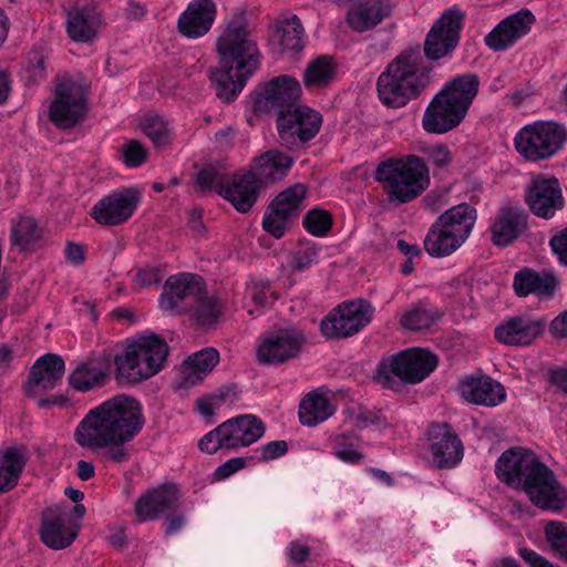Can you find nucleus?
<instances>
[{
    "label": "nucleus",
    "instance_id": "f257e3e1",
    "mask_svg": "<svg viewBox=\"0 0 567 567\" xmlns=\"http://www.w3.org/2000/svg\"><path fill=\"white\" fill-rule=\"evenodd\" d=\"M144 419L140 402L127 395H116L89 411L79 423L74 440L82 447L103 450L115 463L130 460L127 443L142 430Z\"/></svg>",
    "mask_w": 567,
    "mask_h": 567
},
{
    "label": "nucleus",
    "instance_id": "f03ea898",
    "mask_svg": "<svg viewBox=\"0 0 567 567\" xmlns=\"http://www.w3.org/2000/svg\"><path fill=\"white\" fill-rule=\"evenodd\" d=\"M495 473L507 485L522 486L529 501L540 509L558 512L567 505V488L532 451L504 452L496 462Z\"/></svg>",
    "mask_w": 567,
    "mask_h": 567
},
{
    "label": "nucleus",
    "instance_id": "7ed1b4c3",
    "mask_svg": "<svg viewBox=\"0 0 567 567\" xmlns=\"http://www.w3.org/2000/svg\"><path fill=\"white\" fill-rule=\"evenodd\" d=\"M219 68L212 73L216 95L234 101L260 64L257 43L244 19L231 20L217 41Z\"/></svg>",
    "mask_w": 567,
    "mask_h": 567
},
{
    "label": "nucleus",
    "instance_id": "20e7f679",
    "mask_svg": "<svg viewBox=\"0 0 567 567\" xmlns=\"http://www.w3.org/2000/svg\"><path fill=\"white\" fill-rule=\"evenodd\" d=\"M431 83V71L417 50L399 54L378 79L381 102L391 107L404 106L417 97Z\"/></svg>",
    "mask_w": 567,
    "mask_h": 567
},
{
    "label": "nucleus",
    "instance_id": "39448f33",
    "mask_svg": "<svg viewBox=\"0 0 567 567\" xmlns=\"http://www.w3.org/2000/svg\"><path fill=\"white\" fill-rule=\"evenodd\" d=\"M480 82L475 74L455 76L433 97L427 105L422 124L433 134H444L456 127L466 116L477 95Z\"/></svg>",
    "mask_w": 567,
    "mask_h": 567
},
{
    "label": "nucleus",
    "instance_id": "423d86ee",
    "mask_svg": "<svg viewBox=\"0 0 567 567\" xmlns=\"http://www.w3.org/2000/svg\"><path fill=\"white\" fill-rule=\"evenodd\" d=\"M168 346L156 334L127 339L114 357L115 378L120 382L140 383L157 374L165 365Z\"/></svg>",
    "mask_w": 567,
    "mask_h": 567
},
{
    "label": "nucleus",
    "instance_id": "0eeeda50",
    "mask_svg": "<svg viewBox=\"0 0 567 567\" xmlns=\"http://www.w3.org/2000/svg\"><path fill=\"white\" fill-rule=\"evenodd\" d=\"M374 177L384 185L390 202L400 204L414 200L430 185L429 167L416 155L390 158L380 163Z\"/></svg>",
    "mask_w": 567,
    "mask_h": 567
},
{
    "label": "nucleus",
    "instance_id": "6e6552de",
    "mask_svg": "<svg viewBox=\"0 0 567 567\" xmlns=\"http://www.w3.org/2000/svg\"><path fill=\"white\" fill-rule=\"evenodd\" d=\"M436 357L427 350L411 349L380 362L375 380L389 389L419 383L436 368Z\"/></svg>",
    "mask_w": 567,
    "mask_h": 567
},
{
    "label": "nucleus",
    "instance_id": "1a4fd4ad",
    "mask_svg": "<svg viewBox=\"0 0 567 567\" xmlns=\"http://www.w3.org/2000/svg\"><path fill=\"white\" fill-rule=\"evenodd\" d=\"M264 434L265 425L260 419L254 414H243L206 433L198 441V449L207 454H215L219 450L236 451L254 444Z\"/></svg>",
    "mask_w": 567,
    "mask_h": 567
},
{
    "label": "nucleus",
    "instance_id": "9d476101",
    "mask_svg": "<svg viewBox=\"0 0 567 567\" xmlns=\"http://www.w3.org/2000/svg\"><path fill=\"white\" fill-rule=\"evenodd\" d=\"M567 142V130L555 122L537 121L522 127L514 137L517 153L527 161L549 158Z\"/></svg>",
    "mask_w": 567,
    "mask_h": 567
},
{
    "label": "nucleus",
    "instance_id": "9b49d317",
    "mask_svg": "<svg viewBox=\"0 0 567 567\" xmlns=\"http://www.w3.org/2000/svg\"><path fill=\"white\" fill-rule=\"evenodd\" d=\"M87 113L84 86L72 80H63L55 86L49 105V121L59 130L66 131L81 124Z\"/></svg>",
    "mask_w": 567,
    "mask_h": 567
},
{
    "label": "nucleus",
    "instance_id": "f8f14e48",
    "mask_svg": "<svg viewBox=\"0 0 567 567\" xmlns=\"http://www.w3.org/2000/svg\"><path fill=\"white\" fill-rule=\"evenodd\" d=\"M373 317V308L363 300L343 302L321 321V332L328 339L348 338L363 329Z\"/></svg>",
    "mask_w": 567,
    "mask_h": 567
},
{
    "label": "nucleus",
    "instance_id": "ddd939ff",
    "mask_svg": "<svg viewBox=\"0 0 567 567\" xmlns=\"http://www.w3.org/2000/svg\"><path fill=\"white\" fill-rule=\"evenodd\" d=\"M305 343L303 333L288 327L265 334L257 349L259 362L270 365L282 364L297 358Z\"/></svg>",
    "mask_w": 567,
    "mask_h": 567
},
{
    "label": "nucleus",
    "instance_id": "4468645a",
    "mask_svg": "<svg viewBox=\"0 0 567 567\" xmlns=\"http://www.w3.org/2000/svg\"><path fill=\"white\" fill-rule=\"evenodd\" d=\"M321 115L307 107L295 106L278 116V133L281 141L289 147L312 140L320 130Z\"/></svg>",
    "mask_w": 567,
    "mask_h": 567
},
{
    "label": "nucleus",
    "instance_id": "2eb2a0df",
    "mask_svg": "<svg viewBox=\"0 0 567 567\" xmlns=\"http://www.w3.org/2000/svg\"><path fill=\"white\" fill-rule=\"evenodd\" d=\"M140 200V192L135 188L116 189L93 205L91 216L102 226H116L132 217Z\"/></svg>",
    "mask_w": 567,
    "mask_h": 567
},
{
    "label": "nucleus",
    "instance_id": "dca6fc26",
    "mask_svg": "<svg viewBox=\"0 0 567 567\" xmlns=\"http://www.w3.org/2000/svg\"><path fill=\"white\" fill-rule=\"evenodd\" d=\"M463 18L462 11L456 8L444 11L426 37L424 52L427 59L440 60L456 48Z\"/></svg>",
    "mask_w": 567,
    "mask_h": 567
},
{
    "label": "nucleus",
    "instance_id": "f3484780",
    "mask_svg": "<svg viewBox=\"0 0 567 567\" xmlns=\"http://www.w3.org/2000/svg\"><path fill=\"white\" fill-rule=\"evenodd\" d=\"M530 212L537 217L549 219L565 205L559 181L555 177L536 175L525 194Z\"/></svg>",
    "mask_w": 567,
    "mask_h": 567
},
{
    "label": "nucleus",
    "instance_id": "a211bd4d",
    "mask_svg": "<svg viewBox=\"0 0 567 567\" xmlns=\"http://www.w3.org/2000/svg\"><path fill=\"white\" fill-rule=\"evenodd\" d=\"M301 96L300 83L290 75L272 79L254 102L256 112L274 110L278 116L297 106Z\"/></svg>",
    "mask_w": 567,
    "mask_h": 567
},
{
    "label": "nucleus",
    "instance_id": "6ab92c4d",
    "mask_svg": "<svg viewBox=\"0 0 567 567\" xmlns=\"http://www.w3.org/2000/svg\"><path fill=\"white\" fill-rule=\"evenodd\" d=\"M429 449L433 463L440 468H452L463 458V443L452 427L446 424H433L429 429Z\"/></svg>",
    "mask_w": 567,
    "mask_h": 567
},
{
    "label": "nucleus",
    "instance_id": "aec40b11",
    "mask_svg": "<svg viewBox=\"0 0 567 567\" xmlns=\"http://www.w3.org/2000/svg\"><path fill=\"white\" fill-rule=\"evenodd\" d=\"M534 22L535 17L528 10L513 13L486 34L485 44L493 51H504L525 37Z\"/></svg>",
    "mask_w": 567,
    "mask_h": 567
},
{
    "label": "nucleus",
    "instance_id": "412c9836",
    "mask_svg": "<svg viewBox=\"0 0 567 567\" xmlns=\"http://www.w3.org/2000/svg\"><path fill=\"white\" fill-rule=\"evenodd\" d=\"M395 6V0H359L348 9L346 22L351 30L363 33L391 17Z\"/></svg>",
    "mask_w": 567,
    "mask_h": 567
},
{
    "label": "nucleus",
    "instance_id": "4be33fe9",
    "mask_svg": "<svg viewBox=\"0 0 567 567\" xmlns=\"http://www.w3.org/2000/svg\"><path fill=\"white\" fill-rule=\"evenodd\" d=\"M178 501L179 492L174 484H163L148 489L135 502L134 511L137 520L140 523L155 520L176 508Z\"/></svg>",
    "mask_w": 567,
    "mask_h": 567
},
{
    "label": "nucleus",
    "instance_id": "5701e85b",
    "mask_svg": "<svg viewBox=\"0 0 567 567\" xmlns=\"http://www.w3.org/2000/svg\"><path fill=\"white\" fill-rule=\"evenodd\" d=\"M546 328L545 320L529 315L515 316L495 329V338L506 346H529Z\"/></svg>",
    "mask_w": 567,
    "mask_h": 567
},
{
    "label": "nucleus",
    "instance_id": "b1692460",
    "mask_svg": "<svg viewBox=\"0 0 567 567\" xmlns=\"http://www.w3.org/2000/svg\"><path fill=\"white\" fill-rule=\"evenodd\" d=\"M40 538L51 549H64L78 537L79 527L59 508H50L42 517Z\"/></svg>",
    "mask_w": 567,
    "mask_h": 567
},
{
    "label": "nucleus",
    "instance_id": "393cba45",
    "mask_svg": "<svg viewBox=\"0 0 567 567\" xmlns=\"http://www.w3.org/2000/svg\"><path fill=\"white\" fill-rule=\"evenodd\" d=\"M203 289V280L197 275L182 274L172 276L165 282V292L158 300L159 308L165 312H173L185 300L195 302L202 295Z\"/></svg>",
    "mask_w": 567,
    "mask_h": 567
},
{
    "label": "nucleus",
    "instance_id": "a878e982",
    "mask_svg": "<svg viewBox=\"0 0 567 567\" xmlns=\"http://www.w3.org/2000/svg\"><path fill=\"white\" fill-rule=\"evenodd\" d=\"M215 17L216 6L213 0H193L178 17V31L188 39H198L210 30Z\"/></svg>",
    "mask_w": 567,
    "mask_h": 567
},
{
    "label": "nucleus",
    "instance_id": "bb28decb",
    "mask_svg": "<svg viewBox=\"0 0 567 567\" xmlns=\"http://www.w3.org/2000/svg\"><path fill=\"white\" fill-rule=\"evenodd\" d=\"M461 396L473 404L496 406L506 398L504 386L489 377H466L458 385Z\"/></svg>",
    "mask_w": 567,
    "mask_h": 567
},
{
    "label": "nucleus",
    "instance_id": "cd10ccee",
    "mask_svg": "<svg viewBox=\"0 0 567 567\" xmlns=\"http://www.w3.org/2000/svg\"><path fill=\"white\" fill-rule=\"evenodd\" d=\"M527 228V214L517 206H504L491 225L492 241L499 247L511 245Z\"/></svg>",
    "mask_w": 567,
    "mask_h": 567
},
{
    "label": "nucleus",
    "instance_id": "c85d7f7f",
    "mask_svg": "<svg viewBox=\"0 0 567 567\" xmlns=\"http://www.w3.org/2000/svg\"><path fill=\"white\" fill-rule=\"evenodd\" d=\"M64 368V361L58 354L42 355L30 371L28 390L37 394L39 391L55 388L62 380Z\"/></svg>",
    "mask_w": 567,
    "mask_h": 567
},
{
    "label": "nucleus",
    "instance_id": "c756f323",
    "mask_svg": "<svg viewBox=\"0 0 567 567\" xmlns=\"http://www.w3.org/2000/svg\"><path fill=\"white\" fill-rule=\"evenodd\" d=\"M558 284V279L550 272L523 268L515 274L513 287L519 297L535 295L538 298H550Z\"/></svg>",
    "mask_w": 567,
    "mask_h": 567
},
{
    "label": "nucleus",
    "instance_id": "7c9ffc66",
    "mask_svg": "<svg viewBox=\"0 0 567 567\" xmlns=\"http://www.w3.org/2000/svg\"><path fill=\"white\" fill-rule=\"evenodd\" d=\"M293 164V158L278 150H270L254 161V175L262 184H274L281 181Z\"/></svg>",
    "mask_w": 567,
    "mask_h": 567
},
{
    "label": "nucleus",
    "instance_id": "2f4dec72",
    "mask_svg": "<svg viewBox=\"0 0 567 567\" xmlns=\"http://www.w3.org/2000/svg\"><path fill=\"white\" fill-rule=\"evenodd\" d=\"M220 195L240 213H247L258 197V184L252 173L235 176L220 188Z\"/></svg>",
    "mask_w": 567,
    "mask_h": 567
},
{
    "label": "nucleus",
    "instance_id": "473e14b6",
    "mask_svg": "<svg viewBox=\"0 0 567 567\" xmlns=\"http://www.w3.org/2000/svg\"><path fill=\"white\" fill-rule=\"evenodd\" d=\"M43 229L32 216L21 215L12 219L10 243L19 252L37 250L42 241Z\"/></svg>",
    "mask_w": 567,
    "mask_h": 567
},
{
    "label": "nucleus",
    "instance_id": "72a5a7b5",
    "mask_svg": "<svg viewBox=\"0 0 567 567\" xmlns=\"http://www.w3.org/2000/svg\"><path fill=\"white\" fill-rule=\"evenodd\" d=\"M435 221L443 229L466 241L476 221V210L463 203L444 212Z\"/></svg>",
    "mask_w": 567,
    "mask_h": 567
},
{
    "label": "nucleus",
    "instance_id": "f704fd0d",
    "mask_svg": "<svg viewBox=\"0 0 567 567\" xmlns=\"http://www.w3.org/2000/svg\"><path fill=\"white\" fill-rule=\"evenodd\" d=\"M99 21L93 12L85 8H72L66 11L65 28L74 42L89 43L97 33Z\"/></svg>",
    "mask_w": 567,
    "mask_h": 567
},
{
    "label": "nucleus",
    "instance_id": "c9c22d12",
    "mask_svg": "<svg viewBox=\"0 0 567 567\" xmlns=\"http://www.w3.org/2000/svg\"><path fill=\"white\" fill-rule=\"evenodd\" d=\"M109 378L107 364L95 361H85L76 365L69 375V384L80 392H86L101 386Z\"/></svg>",
    "mask_w": 567,
    "mask_h": 567
},
{
    "label": "nucleus",
    "instance_id": "e433bc0d",
    "mask_svg": "<svg viewBox=\"0 0 567 567\" xmlns=\"http://www.w3.org/2000/svg\"><path fill=\"white\" fill-rule=\"evenodd\" d=\"M219 362V353L214 348H205L189 355L183 363V375L187 384L194 385L207 377Z\"/></svg>",
    "mask_w": 567,
    "mask_h": 567
},
{
    "label": "nucleus",
    "instance_id": "4c0bfd02",
    "mask_svg": "<svg viewBox=\"0 0 567 567\" xmlns=\"http://www.w3.org/2000/svg\"><path fill=\"white\" fill-rule=\"evenodd\" d=\"M334 411L327 395L313 392L302 399L299 405V419L303 425L315 426L329 419Z\"/></svg>",
    "mask_w": 567,
    "mask_h": 567
},
{
    "label": "nucleus",
    "instance_id": "58836bf2",
    "mask_svg": "<svg viewBox=\"0 0 567 567\" xmlns=\"http://www.w3.org/2000/svg\"><path fill=\"white\" fill-rule=\"evenodd\" d=\"M27 454L23 449L9 447L0 456V493L12 489L25 466Z\"/></svg>",
    "mask_w": 567,
    "mask_h": 567
},
{
    "label": "nucleus",
    "instance_id": "ea45409f",
    "mask_svg": "<svg viewBox=\"0 0 567 567\" xmlns=\"http://www.w3.org/2000/svg\"><path fill=\"white\" fill-rule=\"evenodd\" d=\"M464 243L435 221L425 236L424 248L433 257H446L456 251Z\"/></svg>",
    "mask_w": 567,
    "mask_h": 567
},
{
    "label": "nucleus",
    "instance_id": "a19ab883",
    "mask_svg": "<svg viewBox=\"0 0 567 567\" xmlns=\"http://www.w3.org/2000/svg\"><path fill=\"white\" fill-rule=\"evenodd\" d=\"M276 34L281 50L285 52H299L306 43L305 29L297 16H290L276 24Z\"/></svg>",
    "mask_w": 567,
    "mask_h": 567
},
{
    "label": "nucleus",
    "instance_id": "79ce46f5",
    "mask_svg": "<svg viewBox=\"0 0 567 567\" xmlns=\"http://www.w3.org/2000/svg\"><path fill=\"white\" fill-rule=\"evenodd\" d=\"M337 73V64L328 55L311 61L303 72V84L307 89L322 87L331 83Z\"/></svg>",
    "mask_w": 567,
    "mask_h": 567
},
{
    "label": "nucleus",
    "instance_id": "37998d69",
    "mask_svg": "<svg viewBox=\"0 0 567 567\" xmlns=\"http://www.w3.org/2000/svg\"><path fill=\"white\" fill-rule=\"evenodd\" d=\"M439 319L440 313L436 308L420 302L404 311L401 324L408 330L421 331L430 329Z\"/></svg>",
    "mask_w": 567,
    "mask_h": 567
},
{
    "label": "nucleus",
    "instance_id": "c03bdc74",
    "mask_svg": "<svg viewBox=\"0 0 567 567\" xmlns=\"http://www.w3.org/2000/svg\"><path fill=\"white\" fill-rule=\"evenodd\" d=\"M140 128L156 147H164L172 141V130L169 124L159 115H145L140 122Z\"/></svg>",
    "mask_w": 567,
    "mask_h": 567
},
{
    "label": "nucleus",
    "instance_id": "a18cd8bd",
    "mask_svg": "<svg viewBox=\"0 0 567 567\" xmlns=\"http://www.w3.org/2000/svg\"><path fill=\"white\" fill-rule=\"evenodd\" d=\"M306 194V186L303 184H296L279 193L271 204L278 210L292 217L301 208Z\"/></svg>",
    "mask_w": 567,
    "mask_h": 567
},
{
    "label": "nucleus",
    "instance_id": "49530a36",
    "mask_svg": "<svg viewBox=\"0 0 567 567\" xmlns=\"http://www.w3.org/2000/svg\"><path fill=\"white\" fill-rule=\"evenodd\" d=\"M447 296L454 311L460 310V317L471 318L474 313L472 287L465 281H456L450 287Z\"/></svg>",
    "mask_w": 567,
    "mask_h": 567
},
{
    "label": "nucleus",
    "instance_id": "de8ad7c7",
    "mask_svg": "<svg viewBox=\"0 0 567 567\" xmlns=\"http://www.w3.org/2000/svg\"><path fill=\"white\" fill-rule=\"evenodd\" d=\"M275 298L276 296L268 281L257 280L247 285L246 300L247 302H251L254 306V308L248 309L250 315H254L258 309L268 306Z\"/></svg>",
    "mask_w": 567,
    "mask_h": 567
},
{
    "label": "nucleus",
    "instance_id": "09e8293b",
    "mask_svg": "<svg viewBox=\"0 0 567 567\" xmlns=\"http://www.w3.org/2000/svg\"><path fill=\"white\" fill-rule=\"evenodd\" d=\"M195 307V316L203 327L213 326L221 315L223 303L213 297L199 296Z\"/></svg>",
    "mask_w": 567,
    "mask_h": 567
},
{
    "label": "nucleus",
    "instance_id": "8fccbe9b",
    "mask_svg": "<svg viewBox=\"0 0 567 567\" xmlns=\"http://www.w3.org/2000/svg\"><path fill=\"white\" fill-rule=\"evenodd\" d=\"M545 537L554 554L567 563V525L561 522H549L545 526Z\"/></svg>",
    "mask_w": 567,
    "mask_h": 567
},
{
    "label": "nucleus",
    "instance_id": "3c124183",
    "mask_svg": "<svg viewBox=\"0 0 567 567\" xmlns=\"http://www.w3.org/2000/svg\"><path fill=\"white\" fill-rule=\"evenodd\" d=\"M302 224L308 233L322 237L332 227V216L328 210L313 208L306 214Z\"/></svg>",
    "mask_w": 567,
    "mask_h": 567
},
{
    "label": "nucleus",
    "instance_id": "603ef678",
    "mask_svg": "<svg viewBox=\"0 0 567 567\" xmlns=\"http://www.w3.org/2000/svg\"><path fill=\"white\" fill-rule=\"evenodd\" d=\"M290 218L291 216L278 210L277 207H274V205L270 204L269 209L266 212L262 219L264 229L275 238H280L286 231Z\"/></svg>",
    "mask_w": 567,
    "mask_h": 567
},
{
    "label": "nucleus",
    "instance_id": "864d4df0",
    "mask_svg": "<svg viewBox=\"0 0 567 567\" xmlns=\"http://www.w3.org/2000/svg\"><path fill=\"white\" fill-rule=\"evenodd\" d=\"M120 153L123 163L130 168L140 167L148 157L147 150L136 140H131L124 143L120 147Z\"/></svg>",
    "mask_w": 567,
    "mask_h": 567
},
{
    "label": "nucleus",
    "instance_id": "5fc2aeb1",
    "mask_svg": "<svg viewBox=\"0 0 567 567\" xmlns=\"http://www.w3.org/2000/svg\"><path fill=\"white\" fill-rule=\"evenodd\" d=\"M197 183L200 188L215 189L220 195V188L225 187V177L218 169L209 166L198 173Z\"/></svg>",
    "mask_w": 567,
    "mask_h": 567
},
{
    "label": "nucleus",
    "instance_id": "6e6d98bb",
    "mask_svg": "<svg viewBox=\"0 0 567 567\" xmlns=\"http://www.w3.org/2000/svg\"><path fill=\"white\" fill-rule=\"evenodd\" d=\"M318 250L313 246H306L298 249L291 258V267L295 270L303 271L318 262Z\"/></svg>",
    "mask_w": 567,
    "mask_h": 567
},
{
    "label": "nucleus",
    "instance_id": "4d7b16f0",
    "mask_svg": "<svg viewBox=\"0 0 567 567\" xmlns=\"http://www.w3.org/2000/svg\"><path fill=\"white\" fill-rule=\"evenodd\" d=\"M333 453L338 460L348 464H359L364 458V454L358 450L357 445L342 441L337 442Z\"/></svg>",
    "mask_w": 567,
    "mask_h": 567
},
{
    "label": "nucleus",
    "instance_id": "13d9d810",
    "mask_svg": "<svg viewBox=\"0 0 567 567\" xmlns=\"http://www.w3.org/2000/svg\"><path fill=\"white\" fill-rule=\"evenodd\" d=\"M287 451L288 445L285 441H272L256 450V457L258 461L266 462L282 456Z\"/></svg>",
    "mask_w": 567,
    "mask_h": 567
},
{
    "label": "nucleus",
    "instance_id": "bf43d9fd",
    "mask_svg": "<svg viewBox=\"0 0 567 567\" xmlns=\"http://www.w3.org/2000/svg\"><path fill=\"white\" fill-rule=\"evenodd\" d=\"M549 246L559 264L567 266V227L550 238Z\"/></svg>",
    "mask_w": 567,
    "mask_h": 567
},
{
    "label": "nucleus",
    "instance_id": "052dcab7",
    "mask_svg": "<svg viewBox=\"0 0 567 567\" xmlns=\"http://www.w3.org/2000/svg\"><path fill=\"white\" fill-rule=\"evenodd\" d=\"M246 465V458L244 457H233L219 465L214 472L215 481H224L230 477L233 474L237 473Z\"/></svg>",
    "mask_w": 567,
    "mask_h": 567
},
{
    "label": "nucleus",
    "instance_id": "680f3d73",
    "mask_svg": "<svg viewBox=\"0 0 567 567\" xmlns=\"http://www.w3.org/2000/svg\"><path fill=\"white\" fill-rule=\"evenodd\" d=\"M162 280V274L156 267H146L136 271L134 284L138 288L157 285Z\"/></svg>",
    "mask_w": 567,
    "mask_h": 567
},
{
    "label": "nucleus",
    "instance_id": "e2e57ef3",
    "mask_svg": "<svg viewBox=\"0 0 567 567\" xmlns=\"http://www.w3.org/2000/svg\"><path fill=\"white\" fill-rule=\"evenodd\" d=\"M430 163L443 168L452 162V155L450 150L445 145H435L427 152Z\"/></svg>",
    "mask_w": 567,
    "mask_h": 567
},
{
    "label": "nucleus",
    "instance_id": "0e129e2a",
    "mask_svg": "<svg viewBox=\"0 0 567 567\" xmlns=\"http://www.w3.org/2000/svg\"><path fill=\"white\" fill-rule=\"evenodd\" d=\"M518 555L529 567H555L553 563L533 549L519 548Z\"/></svg>",
    "mask_w": 567,
    "mask_h": 567
},
{
    "label": "nucleus",
    "instance_id": "69168bd1",
    "mask_svg": "<svg viewBox=\"0 0 567 567\" xmlns=\"http://www.w3.org/2000/svg\"><path fill=\"white\" fill-rule=\"evenodd\" d=\"M287 553L293 564H302L308 559L310 548L299 540H293L287 547Z\"/></svg>",
    "mask_w": 567,
    "mask_h": 567
},
{
    "label": "nucleus",
    "instance_id": "338daca9",
    "mask_svg": "<svg viewBox=\"0 0 567 567\" xmlns=\"http://www.w3.org/2000/svg\"><path fill=\"white\" fill-rule=\"evenodd\" d=\"M549 382L567 393V368H556L549 372Z\"/></svg>",
    "mask_w": 567,
    "mask_h": 567
},
{
    "label": "nucleus",
    "instance_id": "774afa93",
    "mask_svg": "<svg viewBox=\"0 0 567 567\" xmlns=\"http://www.w3.org/2000/svg\"><path fill=\"white\" fill-rule=\"evenodd\" d=\"M550 332L557 338H567V310L551 321Z\"/></svg>",
    "mask_w": 567,
    "mask_h": 567
}]
</instances>
